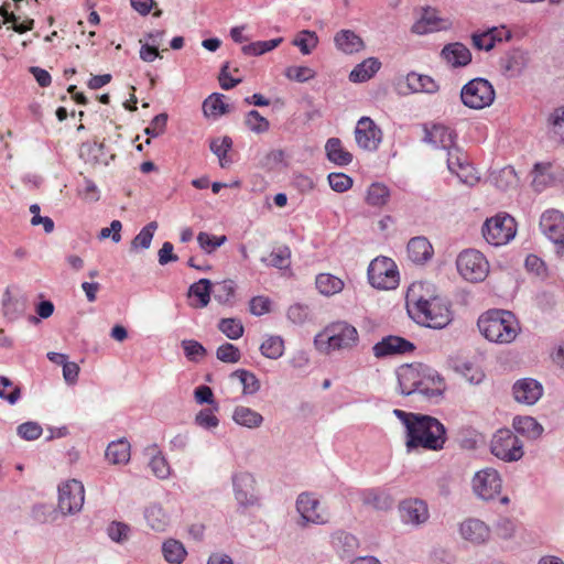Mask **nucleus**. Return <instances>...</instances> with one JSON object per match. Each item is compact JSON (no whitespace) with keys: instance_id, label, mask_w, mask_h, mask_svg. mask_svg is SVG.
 Segmentation results:
<instances>
[{"instance_id":"49","label":"nucleus","mask_w":564,"mask_h":564,"mask_svg":"<svg viewBox=\"0 0 564 564\" xmlns=\"http://www.w3.org/2000/svg\"><path fill=\"white\" fill-rule=\"evenodd\" d=\"M162 552L164 558L170 563L180 564L186 556V551L183 544L176 540H167L163 543Z\"/></svg>"},{"instance_id":"9","label":"nucleus","mask_w":564,"mask_h":564,"mask_svg":"<svg viewBox=\"0 0 564 564\" xmlns=\"http://www.w3.org/2000/svg\"><path fill=\"white\" fill-rule=\"evenodd\" d=\"M523 443L510 430L496 432V458L505 462H518L523 457Z\"/></svg>"},{"instance_id":"35","label":"nucleus","mask_w":564,"mask_h":564,"mask_svg":"<svg viewBox=\"0 0 564 564\" xmlns=\"http://www.w3.org/2000/svg\"><path fill=\"white\" fill-rule=\"evenodd\" d=\"M315 285L321 294L332 296L341 292L345 283L340 278L330 273H319L315 279Z\"/></svg>"},{"instance_id":"23","label":"nucleus","mask_w":564,"mask_h":564,"mask_svg":"<svg viewBox=\"0 0 564 564\" xmlns=\"http://www.w3.org/2000/svg\"><path fill=\"white\" fill-rule=\"evenodd\" d=\"M335 46L345 54H355L364 50L362 39L351 30H340L334 36Z\"/></svg>"},{"instance_id":"6","label":"nucleus","mask_w":564,"mask_h":564,"mask_svg":"<svg viewBox=\"0 0 564 564\" xmlns=\"http://www.w3.org/2000/svg\"><path fill=\"white\" fill-rule=\"evenodd\" d=\"M542 234L554 245L555 253L564 259V214L558 209H547L540 217Z\"/></svg>"},{"instance_id":"41","label":"nucleus","mask_w":564,"mask_h":564,"mask_svg":"<svg viewBox=\"0 0 564 564\" xmlns=\"http://www.w3.org/2000/svg\"><path fill=\"white\" fill-rule=\"evenodd\" d=\"M261 261L270 267L278 269H286L291 264V251L286 246H280L272 250L267 258H262Z\"/></svg>"},{"instance_id":"62","label":"nucleus","mask_w":564,"mask_h":564,"mask_svg":"<svg viewBox=\"0 0 564 564\" xmlns=\"http://www.w3.org/2000/svg\"><path fill=\"white\" fill-rule=\"evenodd\" d=\"M471 40L477 50L490 51L494 48V28L481 33H474Z\"/></svg>"},{"instance_id":"1","label":"nucleus","mask_w":564,"mask_h":564,"mask_svg":"<svg viewBox=\"0 0 564 564\" xmlns=\"http://www.w3.org/2000/svg\"><path fill=\"white\" fill-rule=\"evenodd\" d=\"M406 305L410 315L420 325L441 329L452 321L448 302L431 282H413L406 292Z\"/></svg>"},{"instance_id":"44","label":"nucleus","mask_w":564,"mask_h":564,"mask_svg":"<svg viewBox=\"0 0 564 564\" xmlns=\"http://www.w3.org/2000/svg\"><path fill=\"white\" fill-rule=\"evenodd\" d=\"M144 516L149 527L155 531H164L169 524V517L161 506H150Z\"/></svg>"},{"instance_id":"34","label":"nucleus","mask_w":564,"mask_h":564,"mask_svg":"<svg viewBox=\"0 0 564 564\" xmlns=\"http://www.w3.org/2000/svg\"><path fill=\"white\" fill-rule=\"evenodd\" d=\"M546 130L551 139L564 142V106L557 107L549 113Z\"/></svg>"},{"instance_id":"20","label":"nucleus","mask_w":564,"mask_h":564,"mask_svg":"<svg viewBox=\"0 0 564 564\" xmlns=\"http://www.w3.org/2000/svg\"><path fill=\"white\" fill-rule=\"evenodd\" d=\"M400 516L403 522L421 524L429 519V509L420 499H409L400 505Z\"/></svg>"},{"instance_id":"4","label":"nucleus","mask_w":564,"mask_h":564,"mask_svg":"<svg viewBox=\"0 0 564 564\" xmlns=\"http://www.w3.org/2000/svg\"><path fill=\"white\" fill-rule=\"evenodd\" d=\"M456 268L464 280L473 283L484 281L490 271L489 261L476 249L463 250L457 256Z\"/></svg>"},{"instance_id":"8","label":"nucleus","mask_w":564,"mask_h":564,"mask_svg":"<svg viewBox=\"0 0 564 564\" xmlns=\"http://www.w3.org/2000/svg\"><path fill=\"white\" fill-rule=\"evenodd\" d=\"M85 501V489L82 481L69 479L58 487V508L63 513L78 512Z\"/></svg>"},{"instance_id":"7","label":"nucleus","mask_w":564,"mask_h":564,"mask_svg":"<svg viewBox=\"0 0 564 564\" xmlns=\"http://www.w3.org/2000/svg\"><path fill=\"white\" fill-rule=\"evenodd\" d=\"M460 98L465 106L482 109L494 101V87L484 78H475L463 87Z\"/></svg>"},{"instance_id":"54","label":"nucleus","mask_w":564,"mask_h":564,"mask_svg":"<svg viewBox=\"0 0 564 564\" xmlns=\"http://www.w3.org/2000/svg\"><path fill=\"white\" fill-rule=\"evenodd\" d=\"M284 75L288 79L305 83L315 77V70L308 66H289L284 70Z\"/></svg>"},{"instance_id":"57","label":"nucleus","mask_w":564,"mask_h":564,"mask_svg":"<svg viewBox=\"0 0 564 564\" xmlns=\"http://www.w3.org/2000/svg\"><path fill=\"white\" fill-rule=\"evenodd\" d=\"M362 499L366 505H370L377 509H384L391 506L390 498L377 490L365 491L362 494Z\"/></svg>"},{"instance_id":"61","label":"nucleus","mask_w":564,"mask_h":564,"mask_svg":"<svg viewBox=\"0 0 564 564\" xmlns=\"http://www.w3.org/2000/svg\"><path fill=\"white\" fill-rule=\"evenodd\" d=\"M453 173L457 175L460 182L468 185H474L479 181L476 169L468 161Z\"/></svg>"},{"instance_id":"48","label":"nucleus","mask_w":564,"mask_h":564,"mask_svg":"<svg viewBox=\"0 0 564 564\" xmlns=\"http://www.w3.org/2000/svg\"><path fill=\"white\" fill-rule=\"evenodd\" d=\"M283 42V37H276L268 41H257L242 46L245 55L258 56L270 52Z\"/></svg>"},{"instance_id":"53","label":"nucleus","mask_w":564,"mask_h":564,"mask_svg":"<svg viewBox=\"0 0 564 564\" xmlns=\"http://www.w3.org/2000/svg\"><path fill=\"white\" fill-rule=\"evenodd\" d=\"M232 376L237 377L239 379L240 383L242 384V390H243L245 394H253L260 388L259 380L250 371L240 369V370H236L232 373Z\"/></svg>"},{"instance_id":"40","label":"nucleus","mask_w":564,"mask_h":564,"mask_svg":"<svg viewBox=\"0 0 564 564\" xmlns=\"http://www.w3.org/2000/svg\"><path fill=\"white\" fill-rule=\"evenodd\" d=\"M2 310H3V315L9 321H11V322L15 321L20 316H22V314L25 311V300L19 299V297H13L7 291L4 293V299H3V303H2Z\"/></svg>"},{"instance_id":"18","label":"nucleus","mask_w":564,"mask_h":564,"mask_svg":"<svg viewBox=\"0 0 564 564\" xmlns=\"http://www.w3.org/2000/svg\"><path fill=\"white\" fill-rule=\"evenodd\" d=\"M441 58L452 68L467 66L471 62L469 48L460 43L454 42L446 44L441 51Z\"/></svg>"},{"instance_id":"58","label":"nucleus","mask_w":564,"mask_h":564,"mask_svg":"<svg viewBox=\"0 0 564 564\" xmlns=\"http://www.w3.org/2000/svg\"><path fill=\"white\" fill-rule=\"evenodd\" d=\"M333 191L344 193L352 186V178L345 173H330L327 176Z\"/></svg>"},{"instance_id":"2","label":"nucleus","mask_w":564,"mask_h":564,"mask_svg":"<svg viewBox=\"0 0 564 564\" xmlns=\"http://www.w3.org/2000/svg\"><path fill=\"white\" fill-rule=\"evenodd\" d=\"M395 416L405 425L408 449L422 447L440 451L446 442V430L435 417L430 415L406 413L395 409Z\"/></svg>"},{"instance_id":"30","label":"nucleus","mask_w":564,"mask_h":564,"mask_svg":"<svg viewBox=\"0 0 564 564\" xmlns=\"http://www.w3.org/2000/svg\"><path fill=\"white\" fill-rule=\"evenodd\" d=\"M408 256L416 263L432 258L433 247L425 237H414L408 243Z\"/></svg>"},{"instance_id":"15","label":"nucleus","mask_w":564,"mask_h":564,"mask_svg":"<svg viewBox=\"0 0 564 564\" xmlns=\"http://www.w3.org/2000/svg\"><path fill=\"white\" fill-rule=\"evenodd\" d=\"M529 62L528 51L521 47H514L508 51L500 58V68L502 74L508 78L518 77L527 67Z\"/></svg>"},{"instance_id":"11","label":"nucleus","mask_w":564,"mask_h":564,"mask_svg":"<svg viewBox=\"0 0 564 564\" xmlns=\"http://www.w3.org/2000/svg\"><path fill=\"white\" fill-rule=\"evenodd\" d=\"M357 144L367 151H376L382 141V131L369 117H361L355 129Z\"/></svg>"},{"instance_id":"45","label":"nucleus","mask_w":564,"mask_h":564,"mask_svg":"<svg viewBox=\"0 0 564 564\" xmlns=\"http://www.w3.org/2000/svg\"><path fill=\"white\" fill-rule=\"evenodd\" d=\"M390 191L383 183H372L368 191L366 200L373 207H381L388 203Z\"/></svg>"},{"instance_id":"59","label":"nucleus","mask_w":564,"mask_h":564,"mask_svg":"<svg viewBox=\"0 0 564 564\" xmlns=\"http://www.w3.org/2000/svg\"><path fill=\"white\" fill-rule=\"evenodd\" d=\"M478 329L480 334L488 339L489 341H494V310H488L482 313L477 322Z\"/></svg>"},{"instance_id":"50","label":"nucleus","mask_w":564,"mask_h":564,"mask_svg":"<svg viewBox=\"0 0 564 564\" xmlns=\"http://www.w3.org/2000/svg\"><path fill=\"white\" fill-rule=\"evenodd\" d=\"M245 124L254 133H264L270 129V122L258 110H250L245 118Z\"/></svg>"},{"instance_id":"51","label":"nucleus","mask_w":564,"mask_h":564,"mask_svg":"<svg viewBox=\"0 0 564 564\" xmlns=\"http://www.w3.org/2000/svg\"><path fill=\"white\" fill-rule=\"evenodd\" d=\"M219 330L229 339H238L243 335V325L237 318H223L218 324Z\"/></svg>"},{"instance_id":"38","label":"nucleus","mask_w":564,"mask_h":564,"mask_svg":"<svg viewBox=\"0 0 564 564\" xmlns=\"http://www.w3.org/2000/svg\"><path fill=\"white\" fill-rule=\"evenodd\" d=\"M229 111L228 104L225 102L223 94L214 93L203 102V112L206 117L218 118Z\"/></svg>"},{"instance_id":"32","label":"nucleus","mask_w":564,"mask_h":564,"mask_svg":"<svg viewBox=\"0 0 564 564\" xmlns=\"http://www.w3.org/2000/svg\"><path fill=\"white\" fill-rule=\"evenodd\" d=\"M512 426L517 433L529 440H538L543 433V426L532 416H516Z\"/></svg>"},{"instance_id":"56","label":"nucleus","mask_w":564,"mask_h":564,"mask_svg":"<svg viewBox=\"0 0 564 564\" xmlns=\"http://www.w3.org/2000/svg\"><path fill=\"white\" fill-rule=\"evenodd\" d=\"M217 358L223 362L236 364L240 360V350L230 343H225L217 348Z\"/></svg>"},{"instance_id":"5","label":"nucleus","mask_w":564,"mask_h":564,"mask_svg":"<svg viewBox=\"0 0 564 564\" xmlns=\"http://www.w3.org/2000/svg\"><path fill=\"white\" fill-rule=\"evenodd\" d=\"M369 283L379 290H393L399 285L400 275L395 262L387 257L373 259L368 267Z\"/></svg>"},{"instance_id":"10","label":"nucleus","mask_w":564,"mask_h":564,"mask_svg":"<svg viewBox=\"0 0 564 564\" xmlns=\"http://www.w3.org/2000/svg\"><path fill=\"white\" fill-rule=\"evenodd\" d=\"M296 509L306 523L325 524L329 520V513L312 494H301L296 500Z\"/></svg>"},{"instance_id":"25","label":"nucleus","mask_w":564,"mask_h":564,"mask_svg":"<svg viewBox=\"0 0 564 564\" xmlns=\"http://www.w3.org/2000/svg\"><path fill=\"white\" fill-rule=\"evenodd\" d=\"M422 367L405 366L398 372L400 391L404 395L417 393Z\"/></svg>"},{"instance_id":"43","label":"nucleus","mask_w":564,"mask_h":564,"mask_svg":"<svg viewBox=\"0 0 564 564\" xmlns=\"http://www.w3.org/2000/svg\"><path fill=\"white\" fill-rule=\"evenodd\" d=\"M292 44L299 47L303 55H308L317 47L318 36L314 31L303 30L296 34Z\"/></svg>"},{"instance_id":"52","label":"nucleus","mask_w":564,"mask_h":564,"mask_svg":"<svg viewBox=\"0 0 564 564\" xmlns=\"http://www.w3.org/2000/svg\"><path fill=\"white\" fill-rule=\"evenodd\" d=\"M158 228V224L155 221L149 223L144 226L140 232L133 238L131 246L134 249L142 248L148 249L153 239L154 231Z\"/></svg>"},{"instance_id":"13","label":"nucleus","mask_w":564,"mask_h":564,"mask_svg":"<svg viewBox=\"0 0 564 564\" xmlns=\"http://www.w3.org/2000/svg\"><path fill=\"white\" fill-rule=\"evenodd\" d=\"M235 498L239 505L253 506L258 501L256 494V479L247 471L235 474L232 477Z\"/></svg>"},{"instance_id":"14","label":"nucleus","mask_w":564,"mask_h":564,"mask_svg":"<svg viewBox=\"0 0 564 564\" xmlns=\"http://www.w3.org/2000/svg\"><path fill=\"white\" fill-rule=\"evenodd\" d=\"M520 330L519 322L510 311L496 310V344H509Z\"/></svg>"},{"instance_id":"27","label":"nucleus","mask_w":564,"mask_h":564,"mask_svg":"<svg viewBox=\"0 0 564 564\" xmlns=\"http://www.w3.org/2000/svg\"><path fill=\"white\" fill-rule=\"evenodd\" d=\"M453 370L464 377L466 381L478 384L484 378L485 373L481 368L471 360H463L459 358L452 360Z\"/></svg>"},{"instance_id":"17","label":"nucleus","mask_w":564,"mask_h":564,"mask_svg":"<svg viewBox=\"0 0 564 564\" xmlns=\"http://www.w3.org/2000/svg\"><path fill=\"white\" fill-rule=\"evenodd\" d=\"M414 349L415 346L411 341L400 336H387L372 348L373 355L378 358L397 354H408L412 352Z\"/></svg>"},{"instance_id":"55","label":"nucleus","mask_w":564,"mask_h":564,"mask_svg":"<svg viewBox=\"0 0 564 564\" xmlns=\"http://www.w3.org/2000/svg\"><path fill=\"white\" fill-rule=\"evenodd\" d=\"M226 236H212L207 232H199L197 236V241L199 247L207 253H212L218 247L223 246L226 242Z\"/></svg>"},{"instance_id":"16","label":"nucleus","mask_w":564,"mask_h":564,"mask_svg":"<svg viewBox=\"0 0 564 564\" xmlns=\"http://www.w3.org/2000/svg\"><path fill=\"white\" fill-rule=\"evenodd\" d=\"M452 23L447 19L437 15L433 9H425L421 18L412 25V32L415 34H427L451 29Z\"/></svg>"},{"instance_id":"64","label":"nucleus","mask_w":564,"mask_h":564,"mask_svg":"<svg viewBox=\"0 0 564 564\" xmlns=\"http://www.w3.org/2000/svg\"><path fill=\"white\" fill-rule=\"evenodd\" d=\"M167 123V115L160 113L155 116L150 124L144 129L145 134L150 137H159L164 133Z\"/></svg>"},{"instance_id":"19","label":"nucleus","mask_w":564,"mask_h":564,"mask_svg":"<svg viewBox=\"0 0 564 564\" xmlns=\"http://www.w3.org/2000/svg\"><path fill=\"white\" fill-rule=\"evenodd\" d=\"M445 390L444 379L434 370L429 368L421 369V380L417 387V393L434 398L440 397Z\"/></svg>"},{"instance_id":"21","label":"nucleus","mask_w":564,"mask_h":564,"mask_svg":"<svg viewBox=\"0 0 564 564\" xmlns=\"http://www.w3.org/2000/svg\"><path fill=\"white\" fill-rule=\"evenodd\" d=\"M456 135L452 129L443 124H433L425 128L424 140L437 149H452L455 144Z\"/></svg>"},{"instance_id":"42","label":"nucleus","mask_w":564,"mask_h":564,"mask_svg":"<svg viewBox=\"0 0 564 564\" xmlns=\"http://www.w3.org/2000/svg\"><path fill=\"white\" fill-rule=\"evenodd\" d=\"M210 151L218 158L221 167H227L231 161L227 158L228 152L232 148V140L225 135L210 141Z\"/></svg>"},{"instance_id":"60","label":"nucleus","mask_w":564,"mask_h":564,"mask_svg":"<svg viewBox=\"0 0 564 564\" xmlns=\"http://www.w3.org/2000/svg\"><path fill=\"white\" fill-rule=\"evenodd\" d=\"M149 466L158 478L165 479L170 475V466L161 453L153 455Z\"/></svg>"},{"instance_id":"47","label":"nucleus","mask_w":564,"mask_h":564,"mask_svg":"<svg viewBox=\"0 0 564 564\" xmlns=\"http://www.w3.org/2000/svg\"><path fill=\"white\" fill-rule=\"evenodd\" d=\"M261 354L270 359H278L284 352V340L280 336H269L260 346Z\"/></svg>"},{"instance_id":"28","label":"nucleus","mask_w":564,"mask_h":564,"mask_svg":"<svg viewBox=\"0 0 564 564\" xmlns=\"http://www.w3.org/2000/svg\"><path fill=\"white\" fill-rule=\"evenodd\" d=\"M327 159L336 165L345 166L351 163L352 154L347 151L340 139L330 138L325 144Z\"/></svg>"},{"instance_id":"24","label":"nucleus","mask_w":564,"mask_h":564,"mask_svg":"<svg viewBox=\"0 0 564 564\" xmlns=\"http://www.w3.org/2000/svg\"><path fill=\"white\" fill-rule=\"evenodd\" d=\"M460 534L467 541L482 543L489 539L490 529L480 520L468 519L460 524Z\"/></svg>"},{"instance_id":"31","label":"nucleus","mask_w":564,"mask_h":564,"mask_svg":"<svg viewBox=\"0 0 564 564\" xmlns=\"http://www.w3.org/2000/svg\"><path fill=\"white\" fill-rule=\"evenodd\" d=\"M381 63L376 57H369L357 64L349 74V80L352 83H364L373 77L380 69Z\"/></svg>"},{"instance_id":"26","label":"nucleus","mask_w":564,"mask_h":564,"mask_svg":"<svg viewBox=\"0 0 564 564\" xmlns=\"http://www.w3.org/2000/svg\"><path fill=\"white\" fill-rule=\"evenodd\" d=\"M105 457L109 464L126 465L131 457V446L127 438H120L109 443Z\"/></svg>"},{"instance_id":"37","label":"nucleus","mask_w":564,"mask_h":564,"mask_svg":"<svg viewBox=\"0 0 564 564\" xmlns=\"http://www.w3.org/2000/svg\"><path fill=\"white\" fill-rule=\"evenodd\" d=\"M210 288L212 283L207 279L193 283L188 289V297H197V302H192L191 306L196 308L207 306L210 301Z\"/></svg>"},{"instance_id":"29","label":"nucleus","mask_w":564,"mask_h":564,"mask_svg":"<svg viewBox=\"0 0 564 564\" xmlns=\"http://www.w3.org/2000/svg\"><path fill=\"white\" fill-rule=\"evenodd\" d=\"M492 482L491 468H485L475 474L473 478V490L479 498L489 500L494 497Z\"/></svg>"},{"instance_id":"22","label":"nucleus","mask_w":564,"mask_h":564,"mask_svg":"<svg viewBox=\"0 0 564 564\" xmlns=\"http://www.w3.org/2000/svg\"><path fill=\"white\" fill-rule=\"evenodd\" d=\"M517 234V223L507 213L496 214V247L510 242Z\"/></svg>"},{"instance_id":"63","label":"nucleus","mask_w":564,"mask_h":564,"mask_svg":"<svg viewBox=\"0 0 564 564\" xmlns=\"http://www.w3.org/2000/svg\"><path fill=\"white\" fill-rule=\"evenodd\" d=\"M185 356L192 361H197L206 355V349L196 340H184L182 343Z\"/></svg>"},{"instance_id":"33","label":"nucleus","mask_w":564,"mask_h":564,"mask_svg":"<svg viewBox=\"0 0 564 564\" xmlns=\"http://www.w3.org/2000/svg\"><path fill=\"white\" fill-rule=\"evenodd\" d=\"M232 420L236 424L248 429L260 427L263 423V416L259 412L245 405L236 406Z\"/></svg>"},{"instance_id":"36","label":"nucleus","mask_w":564,"mask_h":564,"mask_svg":"<svg viewBox=\"0 0 564 564\" xmlns=\"http://www.w3.org/2000/svg\"><path fill=\"white\" fill-rule=\"evenodd\" d=\"M519 177L512 166L502 167L496 175V188L509 193V197L517 193Z\"/></svg>"},{"instance_id":"39","label":"nucleus","mask_w":564,"mask_h":564,"mask_svg":"<svg viewBox=\"0 0 564 564\" xmlns=\"http://www.w3.org/2000/svg\"><path fill=\"white\" fill-rule=\"evenodd\" d=\"M409 87L415 93L434 94L438 90L436 82L427 76L416 73H411L406 76Z\"/></svg>"},{"instance_id":"12","label":"nucleus","mask_w":564,"mask_h":564,"mask_svg":"<svg viewBox=\"0 0 564 564\" xmlns=\"http://www.w3.org/2000/svg\"><path fill=\"white\" fill-rule=\"evenodd\" d=\"M544 389L540 381L533 378H522L512 386L513 399L521 404L533 405L543 395Z\"/></svg>"},{"instance_id":"3","label":"nucleus","mask_w":564,"mask_h":564,"mask_svg":"<svg viewBox=\"0 0 564 564\" xmlns=\"http://www.w3.org/2000/svg\"><path fill=\"white\" fill-rule=\"evenodd\" d=\"M358 330L345 321L328 324L314 339L316 349L324 354L351 350L358 345Z\"/></svg>"},{"instance_id":"46","label":"nucleus","mask_w":564,"mask_h":564,"mask_svg":"<svg viewBox=\"0 0 564 564\" xmlns=\"http://www.w3.org/2000/svg\"><path fill=\"white\" fill-rule=\"evenodd\" d=\"M527 35V29L523 25L514 24L512 26L500 25L496 26V43L521 41Z\"/></svg>"}]
</instances>
